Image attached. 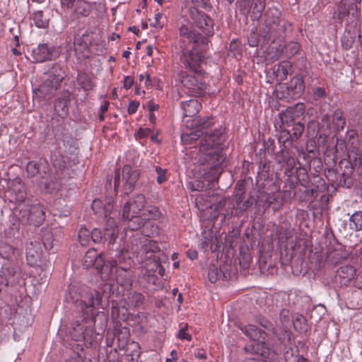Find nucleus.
Returning <instances> with one entry per match:
<instances>
[{
  "mask_svg": "<svg viewBox=\"0 0 362 362\" xmlns=\"http://www.w3.org/2000/svg\"><path fill=\"white\" fill-rule=\"evenodd\" d=\"M293 325L294 328L299 331L303 332L306 330L305 320L303 316L298 315L293 320Z\"/></svg>",
  "mask_w": 362,
  "mask_h": 362,
  "instance_id": "nucleus-30",
  "label": "nucleus"
},
{
  "mask_svg": "<svg viewBox=\"0 0 362 362\" xmlns=\"http://www.w3.org/2000/svg\"><path fill=\"white\" fill-rule=\"evenodd\" d=\"M259 40L257 38L255 33H251L247 37L248 45L250 47H256L258 45Z\"/></svg>",
  "mask_w": 362,
  "mask_h": 362,
  "instance_id": "nucleus-44",
  "label": "nucleus"
},
{
  "mask_svg": "<svg viewBox=\"0 0 362 362\" xmlns=\"http://www.w3.org/2000/svg\"><path fill=\"white\" fill-rule=\"evenodd\" d=\"M209 0H192V4H196L201 7H206L208 4Z\"/></svg>",
  "mask_w": 362,
  "mask_h": 362,
  "instance_id": "nucleus-53",
  "label": "nucleus"
},
{
  "mask_svg": "<svg viewBox=\"0 0 362 362\" xmlns=\"http://www.w3.org/2000/svg\"><path fill=\"white\" fill-rule=\"evenodd\" d=\"M59 55L58 51L54 46L47 44H40L32 51V57L36 62L52 60Z\"/></svg>",
  "mask_w": 362,
  "mask_h": 362,
  "instance_id": "nucleus-15",
  "label": "nucleus"
},
{
  "mask_svg": "<svg viewBox=\"0 0 362 362\" xmlns=\"http://www.w3.org/2000/svg\"><path fill=\"white\" fill-rule=\"evenodd\" d=\"M103 293L99 291H94L82 296L79 304L83 310L85 317L95 315L94 309L100 308L105 309L107 305V300L104 298Z\"/></svg>",
  "mask_w": 362,
  "mask_h": 362,
  "instance_id": "nucleus-5",
  "label": "nucleus"
},
{
  "mask_svg": "<svg viewBox=\"0 0 362 362\" xmlns=\"http://www.w3.org/2000/svg\"><path fill=\"white\" fill-rule=\"evenodd\" d=\"M33 21L35 25L40 28H47L49 25V20L44 16L42 11H37L33 13Z\"/></svg>",
  "mask_w": 362,
  "mask_h": 362,
  "instance_id": "nucleus-25",
  "label": "nucleus"
},
{
  "mask_svg": "<svg viewBox=\"0 0 362 362\" xmlns=\"http://www.w3.org/2000/svg\"><path fill=\"white\" fill-rule=\"evenodd\" d=\"M139 79L141 83H144L145 86H148L150 85V75L148 73H145L144 74L139 75Z\"/></svg>",
  "mask_w": 362,
  "mask_h": 362,
  "instance_id": "nucleus-48",
  "label": "nucleus"
},
{
  "mask_svg": "<svg viewBox=\"0 0 362 362\" xmlns=\"http://www.w3.org/2000/svg\"><path fill=\"white\" fill-rule=\"evenodd\" d=\"M52 161L53 166L59 170H63L66 167V163L63 156L61 154H54L52 156Z\"/></svg>",
  "mask_w": 362,
  "mask_h": 362,
  "instance_id": "nucleus-32",
  "label": "nucleus"
},
{
  "mask_svg": "<svg viewBox=\"0 0 362 362\" xmlns=\"http://www.w3.org/2000/svg\"><path fill=\"white\" fill-rule=\"evenodd\" d=\"M264 351H265V354L264 356H262L261 354H258L257 352H255L257 357L252 358H248V359H247V361L245 362H265L263 359H262V357H263V358L269 357V354H267L268 349L264 348Z\"/></svg>",
  "mask_w": 362,
  "mask_h": 362,
  "instance_id": "nucleus-43",
  "label": "nucleus"
},
{
  "mask_svg": "<svg viewBox=\"0 0 362 362\" xmlns=\"http://www.w3.org/2000/svg\"><path fill=\"white\" fill-rule=\"evenodd\" d=\"M156 172L158 174V177H157L158 183L162 184L163 182H164L166 180V177H165L166 170H164V169L161 168L160 167L157 166L156 168Z\"/></svg>",
  "mask_w": 362,
  "mask_h": 362,
  "instance_id": "nucleus-39",
  "label": "nucleus"
},
{
  "mask_svg": "<svg viewBox=\"0 0 362 362\" xmlns=\"http://www.w3.org/2000/svg\"><path fill=\"white\" fill-rule=\"evenodd\" d=\"M113 199L111 197L104 199H95L93 201L92 209L98 217L104 221L103 234L99 228H94L90 232V238L94 243H100L103 239L110 244L116 240L118 229L115 218L117 215L113 210Z\"/></svg>",
  "mask_w": 362,
  "mask_h": 362,
  "instance_id": "nucleus-1",
  "label": "nucleus"
},
{
  "mask_svg": "<svg viewBox=\"0 0 362 362\" xmlns=\"http://www.w3.org/2000/svg\"><path fill=\"white\" fill-rule=\"evenodd\" d=\"M170 356H171L170 358H167L166 359V362H174V361H177V352H176V351L173 350L170 352Z\"/></svg>",
  "mask_w": 362,
  "mask_h": 362,
  "instance_id": "nucleus-56",
  "label": "nucleus"
},
{
  "mask_svg": "<svg viewBox=\"0 0 362 362\" xmlns=\"http://www.w3.org/2000/svg\"><path fill=\"white\" fill-rule=\"evenodd\" d=\"M9 282H10V281L7 278L4 279V278L1 277V279H0V284H4V286H8Z\"/></svg>",
  "mask_w": 362,
  "mask_h": 362,
  "instance_id": "nucleus-61",
  "label": "nucleus"
},
{
  "mask_svg": "<svg viewBox=\"0 0 362 362\" xmlns=\"http://www.w3.org/2000/svg\"><path fill=\"white\" fill-rule=\"evenodd\" d=\"M149 133H150L149 129H139L137 132V134H138L139 137L144 138V137L147 136L149 134Z\"/></svg>",
  "mask_w": 362,
  "mask_h": 362,
  "instance_id": "nucleus-52",
  "label": "nucleus"
},
{
  "mask_svg": "<svg viewBox=\"0 0 362 362\" xmlns=\"http://www.w3.org/2000/svg\"><path fill=\"white\" fill-rule=\"evenodd\" d=\"M26 259L31 266H37L41 261L42 247L39 242H30L26 246Z\"/></svg>",
  "mask_w": 362,
  "mask_h": 362,
  "instance_id": "nucleus-17",
  "label": "nucleus"
},
{
  "mask_svg": "<svg viewBox=\"0 0 362 362\" xmlns=\"http://www.w3.org/2000/svg\"><path fill=\"white\" fill-rule=\"evenodd\" d=\"M61 1V4L62 5V6H66L67 8H71L73 4H74V2L75 1V0H60Z\"/></svg>",
  "mask_w": 362,
  "mask_h": 362,
  "instance_id": "nucleus-55",
  "label": "nucleus"
},
{
  "mask_svg": "<svg viewBox=\"0 0 362 362\" xmlns=\"http://www.w3.org/2000/svg\"><path fill=\"white\" fill-rule=\"evenodd\" d=\"M153 47L152 45H148L147 46V52L146 54L148 56H151L153 53Z\"/></svg>",
  "mask_w": 362,
  "mask_h": 362,
  "instance_id": "nucleus-63",
  "label": "nucleus"
},
{
  "mask_svg": "<svg viewBox=\"0 0 362 362\" xmlns=\"http://www.w3.org/2000/svg\"><path fill=\"white\" fill-rule=\"evenodd\" d=\"M209 280L211 283H215L218 279V269L215 266H211L208 272Z\"/></svg>",
  "mask_w": 362,
  "mask_h": 362,
  "instance_id": "nucleus-36",
  "label": "nucleus"
},
{
  "mask_svg": "<svg viewBox=\"0 0 362 362\" xmlns=\"http://www.w3.org/2000/svg\"><path fill=\"white\" fill-rule=\"evenodd\" d=\"M291 137H292V135H291V133L290 132V131L285 129H282L281 130L280 135H279V141L283 142V143L288 142L290 140L291 141Z\"/></svg>",
  "mask_w": 362,
  "mask_h": 362,
  "instance_id": "nucleus-37",
  "label": "nucleus"
},
{
  "mask_svg": "<svg viewBox=\"0 0 362 362\" xmlns=\"http://www.w3.org/2000/svg\"><path fill=\"white\" fill-rule=\"evenodd\" d=\"M337 275L341 279L342 284H346L355 276L356 269L351 265H344L337 271Z\"/></svg>",
  "mask_w": 362,
  "mask_h": 362,
  "instance_id": "nucleus-20",
  "label": "nucleus"
},
{
  "mask_svg": "<svg viewBox=\"0 0 362 362\" xmlns=\"http://www.w3.org/2000/svg\"><path fill=\"white\" fill-rule=\"evenodd\" d=\"M304 131V126L300 122L295 123L292 127L291 141L298 140Z\"/></svg>",
  "mask_w": 362,
  "mask_h": 362,
  "instance_id": "nucleus-31",
  "label": "nucleus"
},
{
  "mask_svg": "<svg viewBox=\"0 0 362 362\" xmlns=\"http://www.w3.org/2000/svg\"><path fill=\"white\" fill-rule=\"evenodd\" d=\"M128 261V265H131V258L129 255V252L127 250H122L118 256V261L119 264H122L123 262H125L126 261Z\"/></svg>",
  "mask_w": 362,
  "mask_h": 362,
  "instance_id": "nucleus-40",
  "label": "nucleus"
},
{
  "mask_svg": "<svg viewBox=\"0 0 362 362\" xmlns=\"http://www.w3.org/2000/svg\"><path fill=\"white\" fill-rule=\"evenodd\" d=\"M186 329L187 325H185L183 328L180 329L177 334V337L180 339H186L187 341H191L192 337L189 333L187 332Z\"/></svg>",
  "mask_w": 362,
  "mask_h": 362,
  "instance_id": "nucleus-45",
  "label": "nucleus"
},
{
  "mask_svg": "<svg viewBox=\"0 0 362 362\" xmlns=\"http://www.w3.org/2000/svg\"><path fill=\"white\" fill-rule=\"evenodd\" d=\"M142 220L156 219L160 216L158 209L154 206H148L146 211L143 214Z\"/></svg>",
  "mask_w": 362,
  "mask_h": 362,
  "instance_id": "nucleus-28",
  "label": "nucleus"
},
{
  "mask_svg": "<svg viewBox=\"0 0 362 362\" xmlns=\"http://www.w3.org/2000/svg\"><path fill=\"white\" fill-rule=\"evenodd\" d=\"M64 78L63 72L60 66L55 64L49 75L44 83L37 89L40 96L46 98L52 94L59 86Z\"/></svg>",
  "mask_w": 362,
  "mask_h": 362,
  "instance_id": "nucleus-7",
  "label": "nucleus"
},
{
  "mask_svg": "<svg viewBox=\"0 0 362 362\" xmlns=\"http://www.w3.org/2000/svg\"><path fill=\"white\" fill-rule=\"evenodd\" d=\"M264 7H265V4H257V3H255V4H253V8H252V14H253V17L255 18H257L260 16L261 13H262V11H264Z\"/></svg>",
  "mask_w": 362,
  "mask_h": 362,
  "instance_id": "nucleus-38",
  "label": "nucleus"
},
{
  "mask_svg": "<svg viewBox=\"0 0 362 362\" xmlns=\"http://www.w3.org/2000/svg\"><path fill=\"white\" fill-rule=\"evenodd\" d=\"M304 89L303 81L300 76H294L287 86L288 96L291 98H300L303 95Z\"/></svg>",
  "mask_w": 362,
  "mask_h": 362,
  "instance_id": "nucleus-18",
  "label": "nucleus"
},
{
  "mask_svg": "<svg viewBox=\"0 0 362 362\" xmlns=\"http://www.w3.org/2000/svg\"><path fill=\"white\" fill-rule=\"evenodd\" d=\"M188 189L192 191H200L203 188V184L200 181L189 182L187 185Z\"/></svg>",
  "mask_w": 362,
  "mask_h": 362,
  "instance_id": "nucleus-42",
  "label": "nucleus"
},
{
  "mask_svg": "<svg viewBox=\"0 0 362 362\" xmlns=\"http://www.w3.org/2000/svg\"><path fill=\"white\" fill-rule=\"evenodd\" d=\"M187 256L191 259H195L197 258V252L196 250H189L187 252Z\"/></svg>",
  "mask_w": 362,
  "mask_h": 362,
  "instance_id": "nucleus-57",
  "label": "nucleus"
},
{
  "mask_svg": "<svg viewBox=\"0 0 362 362\" xmlns=\"http://www.w3.org/2000/svg\"><path fill=\"white\" fill-rule=\"evenodd\" d=\"M146 204V198L143 194H139L134 197L133 200L127 202L122 209L123 219H129L131 215L137 216Z\"/></svg>",
  "mask_w": 362,
  "mask_h": 362,
  "instance_id": "nucleus-14",
  "label": "nucleus"
},
{
  "mask_svg": "<svg viewBox=\"0 0 362 362\" xmlns=\"http://www.w3.org/2000/svg\"><path fill=\"white\" fill-rule=\"evenodd\" d=\"M139 102H137L136 100H133V101L130 102L129 104V106H128V109H127L128 112L129 114L135 113L139 107Z\"/></svg>",
  "mask_w": 362,
  "mask_h": 362,
  "instance_id": "nucleus-47",
  "label": "nucleus"
},
{
  "mask_svg": "<svg viewBox=\"0 0 362 362\" xmlns=\"http://www.w3.org/2000/svg\"><path fill=\"white\" fill-rule=\"evenodd\" d=\"M151 25L154 28H161L163 27L162 25H160V23L156 21H155V22L151 23Z\"/></svg>",
  "mask_w": 362,
  "mask_h": 362,
  "instance_id": "nucleus-64",
  "label": "nucleus"
},
{
  "mask_svg": "<svg viewBox=\"0 0 362 362\" xmlns=\"http://www.w3.org/2000/svg\"><path fill=\"white\" fill-rule=\"evenodd\" d=\"M138 178L139 173L136 170L129 165H124L121 173L116 172L114 181L115 191L117 192L122 187L125 194H129L133 190Z\"/></svg>",
  "mask_w": 362,
  "mask_h": 362,
  "instance_id": "nucleus-3",
  "label": "nucleus"
},
{
  "mask_svg": "<svg viewBox=\"0 0 362 362\" xmlns=\"http://www.w3.org/2000/svg\"><path fill=\"white\" fill-rule=\"evenodd\" d=\"M108 106H109V103L108 102H105L101 107H100V110H101V112L102 113H104L105 112H106L108 109Z\"/></svg>",
  "mask_w": 362,
  "mask_h": 362,
  "instance_id": "nucleus-60",
  "label": "nucleus"
},
{
  "mask_svg": "<svg viewBox=\"0 0 362 362\" xmlns=\"http://www.w3.org/2000/svg\"><path fill=\"white\" fill-rule=\"evenodd\" d=\"M287 164H288V165L291 168H293L294 167V160H293V158H289L288 160H287Z\"/></svg>",
  "mask_w": 362,
  "mask_h": 362,
  "instance_id": "nucleus-62",
  "label": "nucleus"
},
{
  "mask_svg": "<svg viewBox=\"0 0 362 362\" xmlns=\"http://www.w3.org/2000/svg\"><path fill=\"white\" fill-rule=\"evenodd\" d=\"M159 252V247L156 241L147 240L138 252L142 262H151L152 267L149 269L153 270L160 266L158 257L156 255Z\"/></svg>",
  "mask_w": 362,
  "mask_h": 362,
  "instance_id": "nucleus-10",
  "label": "nucleus"
},
{
  "mask_svg": "<svg viewBox=\"0 0 362 362\" xmlns=\"http://www.w3.org/2000/svg\"><path fill=\"white\" fill-rule=\"evenodd\" d=\"M43 244H44V246L46 249L47 250H50L53 247V239H52V235L49 233L48 234H46L44 237H43Z\"/></svg>",
  "mask_w": 362,
  "mask_h": 362,
  "instance_id": "nucleus-41",
  "label": "nucleus"
},
{
  "mask_svg": "<svg viewBox=\"0 0 362 362\" xmlns=\"http://www.w3.org/2000/svg\"><path fill=\"white\" fill-rule=\"evenodd\" d=\"M350 228L356 231L362 230V211H356L349 218Z\"/></svg>",
  "mask_w": 362,
  "mask_h": 362,
  "instance_id": "nucleus-24",
  "label": "nucleus"
},
{
  "mask_svg": "<svg viewBox=\"0 0 362 362\" xmlns=\"http://www.w3.org/2000/svg\"><path fill=\"white\" fill-rule=\"evenodd\" d=\"M8 193L11 202H23L25 199V186L20 178L16 177L11 181Z\"/></svg>",
  "mask_w": 362,
  "mask_h": 362,
  "instance_id": "nucleus-16",
  "label": "nucleus"
},
{
  "mask_svg": "<svg viewBox=\"0 0 362 362\" xmlns=\"http://www.w3.org/2000/svg\"><path fill=\"white\" fill-rule=\"evenodd\" d=\"M291 47H292V51L291 52V53L292 54L296 53L298 52V50L299 49V45L296 42H293L291 44Z\"/></svg>",
  "mask_w": 362,
  "mask_h": 362,
  "instance_id": "nucleus-58",
  "label": "nucleus"
},
{
  "mask_svg": "<svg viewBox=\"0 0 362 362\" xmlns=\"http://www.w3.org/2000/svg\"><path fill=\"white\" fill-rule=\"evenodd\" d=\"M243 332L252 340L250 344L245 346V351L257 352L264 356L265 354L264 348H267L264 342L265 333L252 325L246 326Z\"/></svg>",
  "mask_w": 362,
  "mask_h": 362,
  "instance_id": "nucleus-8",
  "label": "nucleus"
},
{
  "mask_svg": "<svg viewBox=\"0 0 362 362\" xmlns=\"http://www.w3.org/2000/svg\"><path fill=\"white\" fill-rule=\"evenodd\" d=\"M189 18L192 23L207 36L214 34L213 21L204 12L194 7L189 8Z\"/></svg>",
  "mask_w": 362,
  "mask_h": 362,
  "instance_id": "nucleus-9",
  "label": "nucleus"
},
{
  "mask_svg": "<svg viewBox=\"0 0 362 362\" xmlns=\"http://www.w3.org/2000/svg\"><path fill=\"white\" fill-rule=\"evenodd\" d=\"M223 133L222 129H217L211 133L204 134L200 141V151L206 152L220 146L223 141Z\"/></svg>",
  "mask_w": 362,
  "mask_h": 362,
  "instance_id": "nucleus-12",
  "label": "nucleus"
},
{
  "mask_svg": "<svg viewBox=\"0 0 362 362\" xmlns=\"http://www.w3.org/2000/svg\"><path fill=\"white\" fill-rule=\"evenodd\" d=\"M180 36L188 41L189 46H193L197 40V33L186 25H182L179 29Z\"/></svg>",
  "mask_w": 362,
  "mask_h": 362,
  "instance_id": "nucleus-21",
  "label": "nucleus"
},
{
  "mask_svg": "<svg viewBox=\"0 0 362 362\" xmlns=\"http://www.w3.org/2000/svg\"><path fill=\"white\" fill-rule=\"evenodd\" d=\"M67 103L68 98L66 96L57 99L54 105V110L60 117H64L68 114Z\"/></svg>",
  "mask_w": 362,
  "mask_h": 362,
  "instance_id": "nucleus-22",
  "label": "nucleus"
},
{
  "mask_svg": "<svg viewBox=\"0 0 362 362\" xmlns=\"http://www.w3.org/2000/svg\"><path fill=\"white\" fill-rule=\"evenodd\" d=\"M178 80L192 95L200 96L207 90L205 79L199 74L181 71L178 74Z\"/></svg>",
  "mask_w": 362,
  "mask_h": 362,
  "instance_id": "nucleus-4",
  "label": "nucleus"
},
{
  "mask_svg": "<svg viewBox=\"0 0 362 362\" xmlns=\"http://www.w3.org/2000/svg\"><path fill=\"white\" fill-rule=\"evenodd\" d=\"M279 320L282 324L283 328L285 329L290 325V313L289 310L283 309L280 312Z\"/></svg>",
  "mask_w": 362,
  "mask_h": 362,
  "instance_id": "nucleus-34",
  "label": "nucleus"
},
{
  "mask_svg": "<svg viewBox=\"0 0 362 362\" xmlns=\"http://www.w3.org/2000/svg\"><path fill=\"white\" fill-rule=\"evenodd\" d=\"M44 164V161H40V163L33 161L29 162L26 168L28 173L32 177L35 176L37 173H40L41 166Z\"/></svg>",
  "mask_w": 362,
  "mask_h": 362,
  "instance_id": "nucleus-29",
  "label": "nucleus"
},
{
  "mask_svg": "<svg viewBox=\"0 0 362 362\" xmlns=\"http://www.w3.org/2000/svg\"><path fill=\"white\" fill-rule=\"evenodd\" d=\"M183 47V45H180V47L182 49H184ZM202 54L194 48V45H193V46H191L189 50H182L181 61L187 67L197 74L199 72V68L202 62Z\"/></svg>",
  "mask_w": 362,
  "mask_h": 362,
  "instance_id": "nucleus-11",
  "label": "nucleus"
},
{
  "mask_svg": "<svg viewBox=\"0 0 362 362\" xmlns=\"http://www.w3.org/2000/svg\"><path fill=\"white\" fill-rule=\"evenodd\" d=\"M354 286L358 289H362V271L359 272L356 275Z\"/></svg>",
  "mask_w": 362,
  "mask_h": 362,
  "instance_id": "nucleus-49",
  "label": "nucleus"
},
{
  "mask_svg": "<svg viewBox=\"0 0 362 362\" xmlns=\"http://www.w3.org/2000/svg\"><path fill=\"white\" fill-rule=\"evenodd\" d=\"M315 96L317 98H322L325 95V90L322 88H317L314 91Z\"/></svg>",
  "mask_w": 362,
  "mask_h": 362,
  "instance_id": "nucleus-51",
  "label": "nucleus"
},
{
  "mask_svg": "<svg viewBox=\"0 0 362 362\" xmlns=\"http://www.w3.org/2000/svg\"><path fill=\"white\" fill-rule=\"evenodd\" d=\"M83 266L86 268L94 267L100 271L103 278L115 279L124 290H129L132 286V273L127 267L121 266L119 269L114 260L105 264L104 259L94 248L87 251L83 258Z\"/></svg>",
  "mask_w": 362,
  "mask_h": 362,
  "instance_id": "nucleus-2",
  "label": "nucleus"
},
{
  "mask_svg": "<svg viewBox=\"0 0 362 362\" xmlns=\"http://www.w3.org/2000/svg\"><path fill=\"white\" fill-rule=\"evenodd\" d=\"M180 105L185 117H193L199 112L202 107L201 103L196 99L182 102Z\"/></svg>",
  "mask_w": 362,
  "mask_h": 362,
  "instance_id": "nucleus-19",
  "label": "nucleus"
},
{
  "mask_svg": "<svg viewBox=\"0 0 362 362\" xmlns=\"http://www.w3.org/2000/svg\"><path fill=\"white\" fill-rule=\"evenodd\" d=\"M77 81L81 87L85 90H92L94 87L91 78L85 73L78 74Z\"/></svg>",
  "mask_w": 362,
  "mask_h": 362,
  "instance_id": "nucleus-23",
  "label": "nucleus"
},
{
  "mask_svg": "<svg viewBox=\"0 0 362 362\" xmlns=\"http://www.w3.org/2000/svg\"><path fill=\"white\" fill-rule=\"evenodd\" d=\"M195 356L198 358L202 359L206 358V352L202 349H197L195 351Z\"/></svg>",
  "mask_w": 362,
  "mask_h": 362,
  "instance_id": "nucleus-54",
  "label": "nucleus"
},
{
  "mask_svg": "<svg viewBox=\"0 0 362 362\" xmlns=\"http://www.w3.org/2000/svg\"><path fill=\"white\" fill-rule=\"evenodd\" d=\"M199 134L197 132H192L190 133H183L181 136V141L184 144H189L195 141L199 137Z\"/></svg>",
  "mask_w": 362,
  "mask_h": 362,
  "instance_id": "nucleus-33",
  "label": "nucleus"
},
{
  "mask_svg": "<svg viewBox=\"0 0 362 362\" xmlns=\"http://www.w3.org/2000/svg\"><path fill=\"white\" fill-rule=\"evenodd\" d=\"M189 7H194L195 8L194 6H192L190 5V3H188V5H185L184 8H182V12L186 15V16H189Z\"/></svg>",
  "mask_w": 362,
  "mask_h": 362,
  "instance_id": "nucleus-59",
  "label": "nucleus"
},
{
  "mask_svg": "<svg viewBox=\"0 0 362 362\" xmlns=\"http://www.w3.org/2000/svg\"><path fill=\"white\" fill-rule=\"evenodd\" d=\"M78 240L82 245H87L90 238V232L85 227H81L78 233Z\"/></svg>",
  "mask_w": 362,
  "mask_h": 362,
  "instance_id": "nucleus-27",
  "label": "nucleus"
},
{
  "mask_svg": "<svg viewBox=\"0 0 362 362\" xmlns=\"http://www.w3.org/2000/svg\"><path fill=\"white\" fill-rule=\"evenodd\" d=\"M31 213L35 214L38 216L39 220L36 221L37 223H39L43 219L44 213L40 207L33 206L31 208Z\"/></svg>",
  "mask_w": 362,
  "mask_h": 362,
  "instance_id": "nucleus-46",
  "label": "nucleus"
},
{
  "mask_svg": "<svg viewBox=\"0 0 362 362\" xmlns=\"http://www.w3.org/2000/svg\"><path fill=\"white\" fill-rule=\"evenodd\" d=\"M131 218L128 223V227L132 230H136L141 228V232L146 236L150 237L158 234V226L153 224L151 221L143 222L142 218L138 216H130Z\"/></svg>",
  "mask_w": 362,
  "mask_h": 362,
  "instance_id": "nucleus-13",
  "label": "nucleus"
},
{
  "mask_svg": "<svg viewBox=\"0 0 362 362\" xmlns=\"http://www.w3.org/2000/svg\"><path fill=\"white\" fill-rule=\"evenodd\" d=\"M129 300L134 306H137L143 302L144 296L140 293L134 292L129 294Z\"/></svg>",
  "mask_w": 362,
  "mask_h": 362,
  "instance_id": "nucleus-35",
  "label": "nucleus"
},
{
  "mask_svg": "<svg viewBox=\"0 0 362 362\" xmlns=\"http://www.w3.org/2000/svg\"><path fill=\"white\" fill-rule=\"evenodd\" d=\"M134 83V80L131 76H126L124 78V87L126 89H129Z\"/></svg>",
  "mask_w": 362,
  "mask_h": 362,
  "instance_id": "nucleus-50",
  "label": "nucleus"
},
{
  "mask_svg": "<svg viewBox=\"0 0 362 362\" xmlns=\"http://www.w3.org/2000/svg\"><path fill=\"white\" fill-rule=\"evenodd\" d=\"M290 68L291 66L288 62L280 64L276 71L277 80L280 81L285 80L288 74Z\"/></svg>",
  "mask_w": 362,
  "mask_h": 362,
  "instance_id": "nucleus-26",
  "label": "nucleus"
},
{
  "mask_svg": "<svg viewBox=\"0 0 362 362\" xmlns=\"http://www.w3.org/2000/svg\"><path fill=\"white\" fill-rule=\"evenodd\" d=\"M345 123L343 112L341 110H336L333 115L332 124L329 116L327 115H323L318 124V132L320 133V136L327 137L329 136L332 129L337 132L342 130Z\"/></svg>",
  "mask_w": 362,
  "mask_h": 362,
  "instance_id": "nucleus-6",
  "label": "nucleus"
}]
</instances>
